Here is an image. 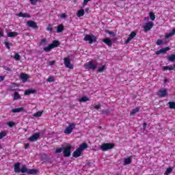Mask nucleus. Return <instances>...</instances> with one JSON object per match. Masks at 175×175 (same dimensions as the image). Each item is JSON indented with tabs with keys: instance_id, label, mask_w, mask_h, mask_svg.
Segmentation results:
<instances>
[{
	"instance_id": "f257e3e1",
	"label": "nucleus",
	"mask_w": 175,
	"mask_h": 175,
	"mask_svg": "<svg viewBox=\"0 0 175 175\" xmlns=\"http://www.w3.org/2000/svg\"><path fill=\"white\" fill-rule=\"evenodd\" d=\"M72 150V146L69 145L65 147L57 148L55 152V154H59L63 151V155L65 158L70 157Z\"/></svg>"
},
{
	"instance_id": "f03ea898",
	"label": "nucleus",
	"mask_w": 175,
	"mask_h": 175,
	"mask_svg": "<svg viewBox=\"0 0 175 175\" xmlns=\"http://www.w3.org/2000/svg\"><path fill=\"white\" fill-rule=\"evenodd\" d=\"M21 173H27V174H38V170L36 169H28L26 165H23L21 168Z\"/></svg>"
},
{
	"instance_id": "7ed1b4c3",
	"label": "nucleus",
	"mask_w": 175,
	"mask_h": 175,
	"mask_svg": "<svg viewBox=\"0 0 175 175\" xmlns=\"http://www.w3.org/2000/svg\"><path fill=\"white\" fill-rule=\"evenodd\" d=\"M58 46H59V41L55 40L51 44L44 48V51H51L52 49H55V47H58Z\"/></svg>"
},
{
	"instance_id": "20e7f679",
	"label": "nucleus",
	"mask_w": 175,
	"mask_h": 175,
	"mask_svg": "<svg viewBox=\"0 0 175 175\" xmlns=\"http://www.w3.org/2000/svg\"><path fill=\"white\" fill-rule=\"evenodd\" d=\"M116 145L113 143H104L100 146V150L102 151H108V150H111L112 148H114V146Z\"/></svg>"
},
{
	"instance_id": "39448f33",
	"label": "nucleus",
	"mask_w": 175,
	"mask_h": 175,
	"mask_svg": "<svg viewBox=\"0 0 175 175\" xmlns=\"http://www.w3.org/2000/svg\"><path fill=\"white\" fill-rule=\"evenodd\" d=\"M76 128V124L75 123H69L68 126L66 127L64 130L65 135H70L72 132H73V130Z\"/></svg>"
},
{
	"instance_id": "423d86ee",
	"label": "nucleus",
	"mask_w": 175,
	"mask_h": 175,
	"mask_svg": "<svg viewBox=\"0 0 175 175\" xmlns=\"http://www.w3.org/2000/svg\"><path fill=\"white\" fill-rule=\"evenodd\" d=\"M83 40L85 42H89L90 44L95 43L96 42V37L94 35H86L85 36Z\"/></svg>"
},
{
	"instance_id": "0eeeda50",
	"label": "nucleus",
	"mask_w": 175,
	"mask_h": 175,
	"mask_svg": "<svg viewBox=\"0 0 175 175\" xmlns=\"http://www.w3.org/2000/svg\"><path fill=\"white\" fill-rule=\"evenodd\" d=\"M84 68L85 69L95 70V69H96V68H98V65L94 64V62H88V63L84 64Z\"/></svg>"
},
{
	"instance_id": "6e6552de",
	"label": "nucleus",
	"mask_w": 175,
	"mask_h": 175,
	"mask_svg": "<svg viewBox=\"0 0 175 175\" xmlns=\"http://www.w3.org/2000/svg\"><path fill=\"white\" fill-rule=\"evenodd\" d=\"M26 25L29 28H33V29H38V23L33 21H27Z\"/></svg>"
},
{
	"instance_id": "1a4fd4ad",
	"label": "nucleus",
	"mask_w": 175,
	"mask_h": 175,
	"mask_svg": "<svg viewBox=\"0 0 175 175\" xmlns=\"http://www.w3.org/2000/svg\"><path fill=\"white\" fill-rule=\"evenodd\" d=\"M157 95L160 96V98H165V96H167V90L166 89H160L157 92Z\"/></svg>"
},
{
	"instance_id": "9d476101",
	"label": "nucleus",
	"mask_w": 175,
	"mask_h": 175,
	"mask_svg": "<svg viewBox=\"0 0 175 175\" xmlns=\"http://www.w3.org/2000/svg\"><path fill=\"white\" fill-rule=\"evenodd\" d=\"M154 27V23L152 22H147L146 25L144 26V31L145 32H148Z\"/></svg>"
},
{
	"instance_id": "9b49d317",
	"label": "nucleus",
	"mask_w": 175,
	"mask_h": 175,
	"mask_svg": "<svg viewBox=\"0 0 175 175\" xmlns=\"http://www.w3.org/2000/svg\"><path fill=\"white\" fill-rule=\"evenodd\" d=\"M64 65L66 68H68V69H73V64L70 63V59L68 57L64 58Z\"/></svg>"
},
{
	"instance_id": "f8f14e48",
	"label": "nucleus",
	"mask_w": 175,
	"mask_h": 175,
	"mask_svg": "<svg viewBox=\"0 0 175 175\" xmlns=\"http://www.w3.org/2000/svg\"><path fill=\"white\" fill-rule=\"evenodd\" d=\"M136 35H137L136 31H132L129 36L128 38L126 40L125 44H128V43H129L131 40H132V39H134V38H136Z\"/></svg>"
},
{
	"instance_id": "ddd939ff",
	"label": "nucleus",
	"mask_w": 175,
	"mask_h": 175,
	"mask_svg": "<svg viewBox=\"0 0 175 175\" xmlns=\"http://www.w3.org/2000/svg\"><path fill=\"white\" fill-rule=\"evenodd\" d=\"M40 137V133H36L29 138V142H36Z\"/></svg>"
},
{
	"instance_id": "4468645a",
	"label": "nucleus",
	"mask_w": 175,
	"mask_h": 175,
	"mask_svg": "<svg viewBox=\"0 0 175 175\" xmlns=\"http://www.w3.org/2000/svg\"><path fill=\"white\" fill-rule=\"evenodd\" d=\"M83 154V151H81L79 148L76 149L75 151L72 153V157L74 158H79V157H81V154Z\"/></svg>"
},
{
	"instance_id": "2eb2a0df",
	"label": "nucleus",
	"mask_w": 175,
	"mask_h": 175,
	"mask_svg": "<svg viewBox=\"0 0 175 175\" xmlns=\"http://www.w3.org/2000/svg\"><path fill=\"white\" fill-rule=\"evenodd\" d=\"M169 50H170V48L167 46L156 51V54L157 55H159V54H165V53H166V51H169Z\"/></svg>"
},
{
	"instance_id": "dca6fc26",
	"label": "nucleus",
	"mask_w": 175,
	"mask_h": 175,
	"mask_svg": "<svg viewBox=\"0 0 175 175\" xmlns=\"http://www.w3.org/2000/svg\"><path fill=\"white\" fill-rule=\"evenodd\" d=\"M21 165V163H16L14 164V170L15 173H20V171L21 170V169H20Z\"/></svg>"
},
{
	"instance_id": "f3484780",
	"label": "nucleus",
	"mask_w": 175,
	"mask_h": 175,
	"mask_svg": "<svg viewBox=\"0 0 175 175\" xmlns=\"http://www.w3.org/2000/svg\"><path fill=\"white\" fill-rule=\"evenodd\" d=\"M103 43H105V44H107L109 47H111L113 46V42H111V40L109 38H106L103 40Z\"/></svg>"
},
{
	"instance_id": "a211bd4d",
	"label": "nucleus",
	"mask_w": 175,
	"mask_h": 175,
	"mask_svg": "<svg viewBox=\"0 0 175 175\" xmlns=\"http://www.w3.org/2000/svg\"><path fill=\"white\" fill-rule=\"evenodd\" d=\"M132 163V157H129L124 159V165L126 166V165H131Z\"/></svg>"
},
{
	"instance_id": "6ab92c4d",
	"label": "nucleus",
	"mask_w": 175,
	"mask_h": 175,
	"mask_svg": "<svg viewBox=\"0 0 175 175\" xmlns=\"http://www.w3.org/2000/svg\"><path fill=\"white\" fill-rule=\"evenodd\" d=\"M18 17H24L26 18H31V15L27 13L19 12L18 14Z\"/></svg>"
},
{
	"instance_id": "aec40b11",
	"label": "nucleus",
	"mask_w": 175,
	"mask_h": 175,
	"mask_svg": "<svg viewBox=\"0 0 175 175\" xmlns=\"http://www.w3.org/2000/svg\"><path fill=\"white\" fill-rule=\"evenodd\" d=\"M18 35V32L17 31H10V32H8V34H7V36L8 38H16V36H17Z\"/></svg>"
},
{
	"instance_id": "412c9836",
	"label": "nucleus",
	"mask_w": 175,
	"mask_h": 175,
	"mask_svg": "<svg viewBox=\"0 0 175 175\" xmlns=\"http://www.w3.org/2000/svg\"><path fill=\"white\" fill-rule=\"evenodd\" d=\"M64 29H65V27L64 26V24H60L57 26V33H59L61 32H64Z\"/></svg>"
},
{
	"instance_id": "4be33fe9",
	"label": "nucleus",
	"mask_w": 175,
	"mask_h": 175,
	"mask_svg": "<svg viewBox=\"0 0 175 175\" xmlns=\"http://www.w3.org/2000/svg\"><path fill=\"white\" fill-rule=\"evenodd\" d=\"M36 90L33 89H28L25 92V95H31L32 94H36Z\"/></svg>"
},
{
	"instance_id": "5701e85b",
	"label": "nucleus",
	"mask_w": 175,
	"mask_h": 175,
	"mask_svg": "<svg viewBox=\"0 0 175 175\" xmlns=\"http://www.w3.org/2000/svg\"><path fill=\"white\" fill-rule=\"evenodd\" d=\"M12 113H21V111H24V107H21L18 108H15L12 109Z\"/></svg>"
},
{
	"instance_id": "b1692460",
	"label": "nucleus",
	"mask_w": 175,
	"mask_h": 175,
	"mask_svg": "<svg viewBox=\"0 0 175 175\" xmlns=\"http://www.w3.org/2000/svg\"><path fill=\"white\" fill-rule=\"evenodd\" d=\"M140 107H137L135 109H132L130 112L131 116H133L134 114H136V113H139V111H140Z\"/></svg>"
},
{
	"instance_id": "393cba45",
	"label": "nucleus",
	"mask_w": 175,
	"mask_h": 175,
	"mask_svg": "<svg viewBox=\"0 0 175 175\" xmlns=\"http://www.w3.org/2000/svg\"><path fill=\"white\" fill-rule=\"evenodd\" d=\"M21 79L25 81H27V80L29 79V75L27 74L22 73L21 74Z\"/></svg>"
},
{
	"instance_id": "a878e982",
	"label": "nucleus",
	"mask_w": 175,
	"mask_h": 175,
	"mask_svg": "<svg viewBox=\"0 0 175 175\" xmlns=\"http://www.w3.org/2000/svg\"><path fill=\"white\" fill-rule=\"evenodd\" d=\"M81 151H83V150H85L86 148H88V145L87 143H83L79 146L78 148Z\"/></svg>"
},
{
	"instance_id": "bb28decb",
	"label": "nucleus",
	"mask_w": 175,
	"mask_h": 175,
	"mask_svg": "<svg viewBox=\"0 0 175 175\" xmlns=\"http://www.w3.org/2000/svg\"><path fill=\"white\" fill-rule=\"evenodd\" d=\"M18 99H21V96L18 92H16L14 94V100H18Z\"/></svg>"
},
{
	"instance_id": "cd10ccee",
	"label": "nucleus",
	"mask_w": 175,
	"mask_h": 175,
	"mask_svg": "<svg viewBox=\"0 0 175 175\" xmlns=\"http://www.w3.org/2000/svg\"><path fill=\"white\" fill-rule=\"evenodd\" d=\"M77 17H83V16H84V10L83 9L79 10L77 14Z\"/></svg>"
},
{
	"instance_id": "c85d7f7f",
	"label": "nucleus",
	"mask_w": 175,
	"mask_h": 175,
	"mask_svg": "<svg viewBox=\"0 0 175 175\" xmlns=\"http://www.w3.org/2000/svg\"><path fill=\"white\" fill-rule=\"evenodd\" d=\"M105 69H106V66L103 65L100 67H98V73H102V72H104Z\"/></svg>"
},
{
	"instance_id": "c756f323",
	"label": "nucleus",
	"mask_w": 175,
	"mask_h": 175,
	"mask_svg": "<svg viewBox=\"0 0 175 175\" xmlns=\"http://www.w3.org/2000/svg\"><path fill=\"white\" fill-rule=\"evenodd\" d=\"M170 109H175V102L174 101H170L168 103Z\"/></svg>"
},
{
	"instance_id": "7c9ffc66",
	"label": "nucleus",
	"mask_w": 175,
	"mask_h": 175,
	"mask_svg": "<svg viewBox=\"0 0 175 175\" xmlns=\"http://www.w3.org/2000/svg\"><path fill=\"white\" fill-rule=\"evenodd\" d=\"M90 100V98L87 96H83L81 99H79V102H88Z\"/></svg>"
},
{
	"instance_id": "2f4dec72",
	"label": "nucleus",
	"mask_w": 175,
	"mask_h": 175,
	"mask_svg": "<svg viewBox=\"0 0 175 175\" xmlns=\"http://www.w3.org/2000/svg\"><path fill=\"white\" fill-rule=\"evenodd\" d=\"M172 172H173V168L172 167H170L167 168L165 172L164 173L165 175H168L170 174Z\"/></svg>"
},
{
	"instance_id": "473e14b6",
	"label": "nucleus",
	"mask_w": 175,
	"mask_h": 175,
	"mask_svg": "<svg viewBox=\"0 0 175 175\" xmlns=\"http://www.w3.org/2000/svg\"><path fill=\"white\" fill-rule=\"evenodd\" d=\"M4 44L8 50H10V46H13V43L8 42H5Z\"/></svg>"
},
{
	"instance_id": "72a5a7b5",
	"label": "nucleus",
	"mask_w": 175,
	"mask_h": 175,
	"mask_svg": "<svg viewBox=\"0 0 175 175\" xmlns=\"http://www.w3.org/2000/svg\"><path fill=\"white\" fill-rule=\"evenodd\" d=\"M167 59H168V61H170V62H174V61H175V55L173 54V55H172L171 56H169V57H167Z\"/></svg>"
},
{
	"instance_id": "f704fd0d",
	"label": "nucleus",
	"mask_w": 175,
	"mask_h": 175,
	"mask_svg": "<svg viewBox=\"0 0 175 175\" xmlns=\"http://www.w3.org/2000/svg\"><path fill=\"white\" fill-rule=\"evenodd\" d=\"M149 17L152 21H154L155 20V14H154V12H150Z\"/></svg>"
},
{
	"instance_id": "c9c22d12",
	"label": "nucleus",
	"mask_w": 175,
	"mask_h": 175,
	"mask_svg": "<svg viewBox=\"0 0 175 175\" xmlns=\"http://www.w3.org/2000/svg\"><path fill=\"white\" fill-rule=\"evenodd\" d=\"M6 135H8L6 131H1L0 132V140H1V139H3V137H5L6 136Z\"/></svg>"
},
{
	"instance_id": "e433bc0d",
	"label": "nucleus",
	"mask_w": 175,
	"mask_h": 175,
	"mask_svg": "<svg viewBox=\"0 0 175 175\" xmlns=\"http://www.w3.org/2000/svg\"><path fill=\"white\" fill-rule=\"evenodd\" d=\"M42 114H43V111H38L36 113H33V117H42Z\"/></svg>"
},
{
	"instance_id": "4c0bfd02",
	"label": "nucleus",
	"mask_w": 175,
	"mask_h": 175,
	"mask_svg": "<svg viewBox=\"0 0 175 175\" xmlns=\"http://www.w3.org/2000/svg\"><path fill=\"white\" fill-rule=\"evenodd\" d=\"M156 44H157V46H162V44H165V43H163V41L161 39L157 40Z\"/></svg>"
},
{
	"instance_id": "58836bf2",
	"label": "nucleus",
	"mask_w": 175,
	"mask_h": 175,
	"mask_svg": "<svg viewBox=\"0 0 175 175\" xmlns=\"http://www.w3.org/2000/svg\"><path fill=\"white\" fill-rule=\"evenodd\" d=\"M46 81H48L49 83H53L55 81L54 80V77H49L47 79Z\"/></svg>"
},
{
	"instance_id": "ea45409f",
	"label": "nucleus",
	"mask_w": 175,
	"mask_h": 175,
	"mask_svg": "<svg viewBox=\"0 0 175 175\" xmlns=\"http://www.w3.org/2000/svg\"><path fill=\"white\" fill-rule=\"evenodd\" d=\"M46 31H49V32H53V26L51 25H49L46 27Z\"/></svg>"
},
{
	"instance_id": "a19ab883",
	"label": "nucleus",
	"mask_w": 175,
	"mask_h": 175,
	"mask_svg": "<svg viewBox=\"0 0 175 175\" xmlns=\"http://www.w3.org/2000/svg\"><path fill=\"white\" fill-rule=\"evenodd\" d=\"M163 70H173V67H170V66H164L163 68Z\"/></svg>"
},
{
	"instance_id": "79ce46f5",
	"label": "nucleus",
	"mask_w": 175,
	"mask_h": 175,
	"mask_svg": "<svg viewBox=\"0 0 175 175\" xmlns=\"http://www.w3.org/2000/svg\"><path fill=\"white\" fill-rule=\"evenodd\" d=\"M3 68L5 70H7L8 72H13V70H12V68L8 66H3Z\"/></svg>"
},
{
	"instance_id": "37998d69",
	"label": "nucleus",
	"mask_w": 175,
	"mask_h": 175,
	"mask_svg": "<svg viewBox=\"0 0 175 175\" xmlns=\"http://www.w3.org/2000/svg\"><path fill=\"white\" fill-rule=\"evenodd\" d=\"M8 125L10 128H13L14 126V122H8Z\"/></svg>"
},
{
	"instance_id": "c03bdc74",
	"label": "nucleus",
	"mask_w": 175,
	"mask_h": 175,
	"mask_svg": "<svg viewBox=\"0 0 175 175\" xmlns=\"http://www.w3.org/2000/svg\"><path fill=\"white\" fill-rule=\"evenodd\" d=\"M14 59H15L16 61L20 60V55H18V53L15 54V55H14Z\"/></svg>"
},
{
	"instance_id": "a18cd8bd",
	"label": "nucleus",
	"mask_w": 175,
	"mask_h": 175,
	"mask_svg": "<svg viewBox=\"0 0 175 175\" xmlns=\"http://www.w3.org/2000/svg\"><path fill=\"white\" fill-rule=\"evenodd\" d=\"M29 1L31 5H36V3H38V0H29Z\"/></svg>"
},
{
	"instance_id": "49530a36",
	"label": "nucleus",
	"mask_w": 175,
	"mask_h": 175,
	"mask_svg": "<svg viewBox=\"0 0 175 175\" xmlns=\"http://www.w3.org/2000/svg\"><path fill=\"white\" fill-rule=\"evenodd\" d=\"M105 114H107V116H109L110 114V110L109 109H105V111H103Z\"/></svg>"
},
{
	"instance_id": "de8ad7c7",
	"label": "nucleus",
	"mask_w": 175,
	"mask_h": 175,
	"mask_svg": "<svg viewBox=\"0 0 175 175\" xmlns=\"http://www.w3.org/2000/svg\"><path fill=\"white\" fill-rule=\"evenodd\" d=\"M172 36H173L170 32L168 34L165 35V39H169V38H172Z\"/></svg>"
},
{
	"instance_id": "09e8293b",
	"label": "nucleus",
	"mask_w": 175,
	"mask_h": 175,
	"mask_svg": "<svg viewBox=\"0 0 175 175\" xmlns=\"http://www.w3.org/2000/svg\"><path fill=\"white\" fill-rule=\"evenodd\" d=\"M91 0H83V6H85Z\"/></svg>"
},
{
	"instance_id": "8fccbe9b",
	"label": "nucleus",
	"mask_w": 175,
	"mask_h": 175,
	"mask_svg": "<svg viewBox=\"0 0 175 175\" xmlns=\"http://www.w3.org/2000/svg\"><path fill=\"white\" fill-rule=\"evenodd\" d=\"M61 18H66V14L63 13L60 15Z\"/></svg>"
},
{
	"instance_id": "3c124183",
	"label": "nucleus",
	"mask_w": 175,
	"mask_h": 175,
	"mask_svg": "<svg viewBox=\"0 0 175 175\" xmlns=\"http://www.w3.org/2000/svg\"><path fill=\"white\" fill-rule=\"evenodd\" d=\"M47 42V40L46 38H43L41 40V44H43V43H46Z\"/></svg>"
},
{
	"instance_id": "603ef678",
	"label": "nucleus",
	"mask_w": 175,
	"mask_h": 175,
	"mask_svg": "<svg viewBox=\"0 0 175 175\" xmlns=\"http://www.w3.org/2000/svg\"><path fill=\"white\" fill-rule=\"evenodd\" d=\"M147 128V122H144L143 123V129H146Z\"/></svg>"
},
{
	"instance_id": "864d4df0",
	"label": "nucleus",
	"mask_w": 175,
	"mask_h": 175,
	"mask_svg": "<svg viewBox=\"0 0 175 175\" xmlns=\"http://www.w3.org/2000/svg\"><path fill=\"white\" fill-rule=\"evenodd\" d=\"M94 109H96V110H99V109H100V105H95Z\"/></svg>"
},
{
	"instance_id": "5fc2aeb1",
	"label": "nucleus",
	"mask_w": 175,
	"mask_h": 175,
	"mask_svg": "<svg viewBox=\"0 0 175 175\" xmlns=\"http://www.w3.org/2000/svg\"><path fill=\"white\" fill-rule=\"evenodd\" d=\"M170 33H171V34H172V36H173V35H175V28L173 29L172 30V31L170 32Z\"/></svg>"
},
{
	"instance_id": "6e6d98bb",
	"label": "nucleus",
	"mask_w": 175,
	"mask_h": 175,
	"mask_svg": "<svg viewBox=\"0 0 175 175\" xmlns=\"http://www.w3.org/2000/svg\"><path fill=\"white\" fill-rule=\"evenodd\" d=\"M28 147H29V144H25V150H27V148H28Z\"/></svg>"
},
{
	"instance_id": "4d7b16f0",
	"label": "nucleus",
	"mask_w": 175,
	"mask_h": 175,
	"mask_svg": "<svg viewBox=\"0 0 175 175\" xmlns=\"http://www.w3.org/2000/svg\"><path fill=\"white\" fill-rule=\"evenodd\" d=\"M55 64V61H51L49 62V65H54Z\"/></svg>"
},
{
	"instance_id": "13d9d810",
	"label": "nucleus",
	"mask_w": 175,
	"mask_h": 175,
	"mask_svg": "<svg viewBox=\"0 0 175 175\" xmlns=\"http://www.w3.org/2000/svg\"><path fill=\"white\" fill-rule=\"evenodd\" d=\"M4 79L5 78L3 76H0V83L1 81H3Z\"/></svg>"
},
{
	"instance_id": "bf43d9fd",
	"label": "nucleus",
	"mask_w": 175,
	"mask_h": 175,
	"mask_svg": "<svg viewBox=\"0 0 175 175\" xmlns=\"http://www.w3.org/2000/svg\"><path fill=\"white\" fill-rule=\"evenodd\" d=\"M3 33L2 31H0V38H3Z\"/></svg>"
},
{
	"instance_id": "052dcab7",
	"label": "nucleus",
	"mask_w": 175,
	"mask_h": 175,
	"mask_svg": "<svg viewBox=\"0 0 175 175\" xmlns=\"http://www.w3.org/2000/svg\"><path fill=\"white\" fill-rule=\"evenodd\" d=\"M88 10H90V8H88L85 9V12H87V11H88Z\"/></svg>"
},
{
	"instance_id": "680f3d73",
	"label": "nucleus",
	"mask_w": 175,
	"mask_h": 175,
	"mask_svg": "<svg viewBox=\"0 0 175 175\" xmlns=\"http://www.w3.org/2000/svg\"><path fill=\"white\" fill-rule=\"evenodd\" d=\"M167 81V79H164V83H166V81Z\"/></svg>"
},
{
	"instance_id": "e2e57ef3",
	"label": "nucleus",
	"mask_w": 175,
	"mask_h": 175,
	"mask_svg": "<svg viewBox=\"0 0 175 175\" xmlns=\"http://www.w3.org/2000/svg\"><path fill=\"white\" fill-rule=\"evenodd\" d=\"M25 131L27 132V129H25Z\"/></svg>"
}]
</instances>
